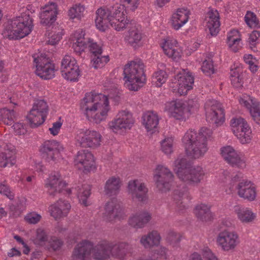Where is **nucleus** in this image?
<instances>
[{
  "instance_id": "obj_41",
  "label": "nucleus",
  "mask_w": 260,
  "mask_h": 260,
  "mask_svg": "<svg viewBox=\"0 0 260 260\" xmlns=\"http://www.w3.org/2000/svg\"><path fill=\"white\" fill-rule=\"evenodd\" d=\"M227 40L229 47L233 52H237L241 48L240 44L241 39L239 38L237 30L231 31L228 35Z\"/></svg>"
},
{
  "instance_id": "obj_49",
  "label": "nucleus",
  "mask_w": 260,
  "mask_h": 260,
  "mask_svg": "<svg viewBox=\"0 0 260 260\" xmlns=\"http://www.w3.org/2000/svg\"><path fill=\"white\" fill-rule=\"evenodd\" d=\"M84 8L80 5H75L68 11V15L71 19H80L83 15Z\"/></svg>"
},
{
  "instance_id": "obj_6",
  "label": "nucleus",
  "mask_w": 260,
  "mask_h": 260,
  "mask_svg": "<svg viewBox=\"0 0 260 260\" xmlns=\"http://www.w3.org/2000/svg\"><path fill=\"white\" fill-rule=\"evenodd\" d=\"M48 113V106L44 100L35 101L33 106L26 118L31 127H37L43 124Z\"/></svg>"
},
{
  "instance_id": "obj_1",
  "label": "nucleus",
  "mask_w": 260,
  "mask_h": 260,
  "mask_svg": "<svg viewBox=\"0 0 260 260\" xmlns=\"http://www.w3.org/2000/svg\"><path fill=\"white\" fill-rule=\"evenodd\" d=\"M125 13L124 6L119 4L109 8H100L96 11L95 25L102 31H105L109 25L120 31L129 23Z\"/></svg>"
},
{
  "instance_id": "obj_23",
  "label": "nucleus",
  "mask_w": 260,
  "mask_h": 260,
  "mask_svg": "<svg viewBox=\"0 0 260 260\" xmlns=\"http://www.w3.org/2000/svg\"><path fill=\"white\" fill-rule=\"evenodd\" d=\"M66 186V182L62 181L60 176L58 175L50 176L45 185L48 188V193L52 197L56 196L57 194L62 192Z\"/></svg>"
},
{
  "instance_id": "obj_3",
  "label": "nucleus",
  "mask_w": 260,
  "mask_h": 260,
  "mask_svg": "<svg viewBox=\"0 0 260 260\" xmlns=\"http://www.w3.org/2000/svg\"><path fill=\"white\" fill-rule=\"evenodd\" d=\"M212 134V131L206 127H202L199 132L192 128L187 131L182 139L187 156L194 159L203 157L208 150L207 141Z\"/></svg>"
},
{
  "instance_id": "obj_16",
  "label": "nucleus",
  "mask_w": 260,
  "mask_h": 260,
  "mask_svg": "<svg viewBox=\"0 0 260 260\" xmlns=\"http://www.w3.org/2000/svg\"><path fill=\"white\" fill-rule=\"evenodd\" d=\"M177 81L172 86L174 93L179 95L186 94L187 91L192 89L194 83V78L189 74H177L175 77Z\"/></svg>"
},
{
  "instance_id": "obj_10",
  "label": "nucleus",
  "mask_w": 260,
  "mask_h": 260,
  "mask_svg": "<svg viewBox=\"0 0 260 260\" xmlns=\"http://www.w3.org/2000/svg\"><path fill=\"white\" fill-rule=\"evenodd\" d=\"M204 109L208 121L217 126L223 123L224 121V112L219 102L214 100H209L205 103Z\"/></svg>"
},
{
  "instance_id": "obj_48",
  "label": "nucleus",
  "mask_w": 260,
  "mask_h": 260,
  "mask_svg": "<svg viewBox=\"0 0 260 260\" xmlns=\"http://www.w3.org/2000/svg\"><path fill=\"white\" fill-rule=\"evenodd\" d=\"M69 73H66L63 74L62 76L68 80L71 81H76L78 80V77L80 76V70L79 66L76 63L72 68L69 69Z\"/></svg>"
},
{
  "instance_id": "obj_31",
  "label": "nucleus",
  "mask_w": 260,
  "mask_h": 260,
  "mask_svg": "<svg viewBox=\"0 0 260 260\" xmlns=\"http://www.w3.org/2000/svg\"><path fill=\"white\" fill-rule=\"evenodd\" d=\"M72 190H75L77 191V194L80 202L84 206H87V199L90 194V186L89 184H84L72 189L66 190V191L68 194H70Z\"/></svg>"
},
{
  "instance_id": "obj_24",
  "label": "nucleus",
  "mask_w": 260,
  "mask_h": 260,
  "mask_svg": "<svg viewBox=\"0 0 260 260\" xmlns=\"http://www.w3.org/2000/svg\"><path fill=\"white\" fill-rule=\"evenodd\" d=\"M219 14L217 11L211 10L209 11L206 17L207 29L211 36H216L219 31L220 22L219 21Z\"/></svg>"
},
{
  "instance_id": "obj_50",
  "label": "nucleus",
  "mask_w": 260,
  "mask_h": 260,
  "mask_svg": "<svg viewBox=\"0 0 260 260\" xmlns=\"http://www.w3.org/2000/svg\"><path fill=\"white\" fill-rule=\"evenodd\" d=\"M245 21L251 28H258L260 26L259 21L256 15L253 12H247L245 16Z\"/></svg>"
},
{
  "instance_id": "obj_13",
  "label": "nucleus",
  "mask_w": 260,
  "mask_h": 260,
  "mask_svg": "<svg viewBox=\"0 0 260 260\" xmlns=\"http://www.w3.org/2000/svg\"><path fill=\"white\" fill-rule=\"evenodd\" d=\"M173 175L167 168L158 166L154 175L157 188L161 191L166 192L170 190L171 182L173 180Z\"/></svg>"
},
{
  "instance_id": "obj_52",
  "label": "nucleus",
  "mask_w": 260,
  "mask_h": 260,
  "mask_svg": "<svg viewBox=\"0 0 260 260\" xmlns=\"http://www.w3.org/2000/svg\"><path fill=\"white\" fill-rule=\"evenodd\" d=\"M202 70L204 73L208 76H210L215 72V70L213 64V61L210 58L206 59L203 62Z\"/></svg>"
},
{
  "instance_id": "obj_22",
  "label": "nucleus",
  "mask_w": 260,
  "mask_h": 260,
  "mask_svg": "<svg viewBox=\"0 0 260 260\" xmlns=\"http://www.w3.org/2000/svg\"><path fill=\"white\" fill-rule=\"evenodd\" d=\"M92 248V243L88 241H83L74 248L72 255V260H87Z\"/></svg>"
},
{
  "instance_id": "obj_35",
  "label": "nucleus",
  "mask_w": 260,
  "mask_h": 260,
  "mask_svg": "<svg viewBox=\"0 0 260 260\" xmlns=\"http://www.w3.org/2000/svg\"><path fill=\"white\" fill-rule=\"evenodd\" d=\"M85 33L82 30H79L75 32L74 38L76 42L73 44L72 48L77 53L80 54L87 48L88 41L84 38Z\"/></svg>"
},
{
  "instance_id": "obj_9",
  "label": "nucleus",
  "mask_w": 260,
  "mask_h": 260,
  "mask_svg": "<svg viewBox=\"0 0 260 260\" xmlns=\"http://www.w3.org/2000/svg\"><path fill=\"white\" fill-rule=\"evenodd\" d=\"M231 126L234 134L242 144L250 142L252 131L245 119L241 117L233 118L231 120Z\"/></svg>"
},
{
  "instance_id": "obj_58",
  "label": "nucleus",
  "mask_w": 260,
  "mask_h": 260,
  "mask_svg": "<svg viewBox=\"0 0 260 260\" xmlns=\"http://www.w3.org/2000/svg\"><path fill=\"white\" fill-rule=\"evenodd\" d=\"M36 234V240L40 244L48 240L49 233L46 230L39 228L37 230Z\"/></svg>"
},
{
  "instance_id": "obj_63",
  "label": "nucleus",
  "mask_w": 260,
  "mask_h": 260,
  "mask_svg": "<svg viewBox=\"0 0 260 260\" xmlns=\"http://www.w3.org/2000/svg\"><path fill=\"white\" fill-rule=\"evenodd\" d=\"M202 255L205 260H219L217 257L208 247L202 250Z\"/></svg>"
},
{
  "instance_id": "obj_44",
  "label": "nucleus",
  "mask_w": 260,
  "mask_h": 260,
  "mask_svg": "<svg viewBox=\"0 0 260 260\" xmlns=\"http://www.w3.org/2000/svg\"><path fill=\"white\" fill-rule=\"evenodd\" d=\"M142 39V34L140 30L136 27H132L129 30V35L127 40L128 43L134 47L137 45Z\"/></svg>"
},
{
  "instance_id": "obj_32",
  "label": "nucleus",
  "mask_w": 260,
  "mask_h": 260,
  "mask_svg": "<svg viewBox=\"0 0 260 260\" xmlns=\"http://www.w3.org/2000/svg\"><path fill=\"white\" fill-rule=\"evenodd\" d=\"M160 237L157 231H153L142 237L140 242L145 248H151L157 246L160 242Z\"/></svg>"
},
{
  "instance_id": "obj_27",
  "label": "nucleus",
  "mask_w": 260,
  "mask_h": 260,
  "mask_svg": "<svg viewBox=\"0 0 260 260\" xmlns=\"http://www.w3.org/2000/svg\"><path fill=\"white\" fill-rule=\"evenodd\" d=\"M111 244L104 242L92 246L93 257L96 260H106L110 257Z\"/></svg>"
},
{
  "instance_id": "obj_39",
  "label": "nucleus",
  "mask_w": 260,
  "mask_h": 260,
  "mask_svg": "<svg viewBox=\"0 0 260 260\" xmlns=\"http://www.w3.org/2000/svg\"><path fill=\"white\" fill-rule=\"evenodd\" d=\"M15 154L14 149L5 152H0V167L5 168L7 166H13L16 162Z\"/></svg>"
},
{
  "instance_id": "obj_12",
  "label": "nucleus",
  "mask_w": 260,
  "mask_h": 260,
  "mask_svg": "<svg viewBox=\"0 0 260 260\" xmlns=\"http://www.w3.org/2000/svg\"><path fill=\"white\" fill-rule=\"evenodd\" d=\"M134 122L132 114L128 111L122 110L118 112L108 125L111 130L117 133L120 130L130 129Z\"/></svg>"
},
{
  "instance_id": "obj_42",
  "label": "nucleus",
  "mask_w": 260,
  "mask_h": 260,
  "mask_svg": "<svg viewBox=\"0 0 260 260\" xmlns=\"http://www.w3.org/2000/svg\"><path fill=\"white\" fill-rule=\"evenodd\" d=\"M119 188V179L112 177L106 181L105 186V192L106 194L112 196L113 194H115Z\"/></svg>"
},
{
  "instance_id": "obj_60",
  "label": "nucleus",
  "mask_w": 260,
  "mask_h": 260,
  "mask_svg": "<svg viewBox=\"0 0 260 260\" xmlns=\"http://www.w3.org/2000/svg\"><path fill=\"white\" fill-rule=\"evenodd\" d=\"M234 74L231 75V83L235 88H240L242 86V80L240 78L238 71H234L233 72Z\"/></svg>"
},
{
  "instance_id": "obj_61",
  "label": "nucleus",
  "mask_w": 260,
  "mask_h": 260,
  "mask_svg": "<svg viewBox=\"0 0 260 260\" xmlns=\"http://www.w3.org/2000/svg\"><path fill=\"white\" fill-rule=\"evenodd\" d=\"M0 193H3L10 200L14 199V193L10 191L9 187L5 182L0 184Z\"/></svg>"
},
{
  "instance_id": "obj_33",
  "label": "nucleus",
  "mask_w": 260,
  "mask_h": 260,
  "mask_svg": "<svg viewBox=\"0 0 260 260\" xmlns=\"http://www.w3.org/2000/svg\"><path fill=\"white\" fill-rule=\"evenodd\" d=\"M143 124L148 131H153L157 128L159 122L157 114L153 111H147L142 117Z\"/></svg>"
},
{
  "instance_id": "obj_28",
  "label": "nucleus",
  "mask_w": 260,
  "mask_h": 260,
  "mask_svg": "<svg viewBox=\"0 0 260 260\" xmlns=\"http://www.w3.org/2000/svg\"><path fill=\"white\" fill-rule=\"evenodd\" d=\"M189 18V11L184 8H179L176 13H174L172 17V26L175 30H178Z\"/></svg>"
},
{
  "instance_id": "obj_21",
  "label": "nucleus",
  "mask_w": 260,
  "mask_h": 260,
  "mask_svg": "<svg viewBox=\"0 0 260 260\" xmlns=\"http://www.w3.org/2000/svg\"><path fill=\"white\" fill-rule=\"evenodd\" d=\"M239 196L248 201H253L256 197V192L254 184L249 181H240L236 187Z\"/></svg>"
},
{
  "instance_id": "obj_18",
  "label": "nucleus",
  "mask_w": 260,
  "mask_h": 260,
  "mask_svg": "<svg viewBox=\"0 0 260 260\" xmlns=\"http://www.w3.org/2000/svg\"><path fill=\"white\" fill-rule=\"evenodd\" d=\"M221 154L223 159L233 167L243 169L246 166L245 160L230 146L222 148Z\"/></svg>"
},
{
  "instance_id": "obj_56",
  "label": "nucleus",
  "mask_w": 260,
  "mask_h": 260,
  "mask_svg": "<svg viewBox=\"0 0 260 260\" xmlns=\"http://www.w3.org/2000/svg\"><path fill=\"white\" fill-rule=\"evenodd\" d=\"M50 211L51 215L55 219L60 218L67 215L66 214H64L62 210L59 208V207L57 206L55 204L50 206Z\"/></svg>"
},
{
  "instance_id": "obj_37",
  "label": "nucleus",
  "mask_w": 260,
  "mask_h": 260,
  "mask_svg": "<svg viewBox=\"0 0 260 260\" xmlns=\"http://www.w3.org/2000/svg\"><path fill=\"white\" fill-rule=\"evenodd\" d=\"M234 211L239 219L243 222L252 221L255 218L254 214L250 210L239 205L235 206Z\"/></svg>"
},
{
  "instance_id": "obj_45",
  "label": "nucleus",
  "mask_w": 260,
  "mask_h": 260,
  "mask_svg": "<svg viewBox=\"0 0 260 260\" xmlns=\"http://www.w3.org/2000/svg\"><path fill=\"white\" fill-rule=\"evenodd\" d=\"M76 63V60L74 57L69 55H65L62 60L60 67L62 75L66 73H69L68 70H69V69L72 68Z\"/></svg>"
},
{
  "instance_id": "obj_59",
  "label": "nucleus",
  "mask_w": 260,
  "mask_h": 260,
  "mask_svg": "<svg viewBox=\"0 0 260 260\" xmlns=\"http://www.w3.org/2000/svg\"><path fill=\"white\" fill-rule=\"evenodd\" d=\"M87 44V47H88L89 50L91 53H92V55L96 54H102V47L98 45L96 43H93L92 40L89 39Z\"/></svg>"
},
{
  "instance_id": "obj_55",
  "label": "nucleus",
  "mask_w": 260,
  "mask_h": 260,
  "mask_svg": "<svg viewBox=\"0 0 260 260\" xmlns=\"http://www.w3.org/2000/svg\"><path fill=\"white\" fill-rule=\"evenodd\" d=\"M260 37V32L257 30H253L249 36V43L251 49L254 51H257L256 47V44L258 42V39Z\"/></svg>"
},
{
  "instance_id": "obj_15",
  "label": "nucleus",
  "mask_w": 260,
  "mask_h": 260,
  "mask_svg": "<svg viewBox=\"0 0 260 260\" xmlns=\"http://www.w3.org/2000/svg\"><path fill=\"white\" fill-rule=\"evenodd\" d=\"M217 241L224 251L234 250L239 243L238 234L236 232L228 230L220 232L218 236Z\"/></svg>"
},
{
  "instance_id": "obj_47",
  "label": "nucleus",
  "mask_w": 260,
  "mask_h": 260,
  "mask_svg": "<svg viewBox=\"0 0 260 260\" xmlns=\"http://www.w3.org/2000/svg\"><path fill=\"white\" fill-rule=\"evenodd\" d=\"M167 78V73L161 70L153 74L152 77V81L156 84V86L160 87L163 83L166 82Z\"/></svg>"
},
{
  "instance_id": "obj_43",
  "label": "nucleus",
  "mask_w": 260,
  "mask_h": 260,
  "mask_svg": "<svg viewBox=\"0 0 260 260\" xmlns=\"http://www.w3.org/2000/svg\"><path fill=\"white\" fill-rule=\"evenodd\" d=\"M15 118V112L13 110L3 108L0 110V121L5 124L11 125Z\"/></svg>"
},
{
  "instance_id": "obj_54",
  "label": "nucleus",
  "mask_w": 260,
  "mask_h": 260,
  "mask_svg": "<svg viewBox=\"0 0 260 260\" xmlns=\"http://www.w3.org/2000/svg\"><path fill=\"white\" fill-rule=\"evenodd\" d=\"M173 143L172 138L165 139L161 143L162 151L166 154H170L173 151Z\"/></svg>"
},
{
  "instance_id": "obj_51",
  "label": "nucleus",
  "mask_w": 260,
  "mask_h": 260,
  "mask_svg": "<svg viewBox=\"0 0 260 260\" xmlns=\"http://www.w3.org/2000/svg\"><path fill=\"white\" fill-rule=\"evenodd\" d=\"M252 104V107L250 109V114L253 120L258 124H260V104L258 102L251 101Z\"/></svg>"
},
{
  "instance_id": "obj_11",
  "label": "nucleus",
  "mask_w": 260,
  "mask_h": 260,
  "mask_svg": "<svg viewBox=\"0 0 260 260\" xmlns=\"http://www.w3.org/2000/svg\"><path fill=\"white\" fill-rule=\"evenodd\" d=\"M101 134L95 131L80 129L75 137L77 143L82 147L95 148L100 145Z\"/></svg>"
},
{
  "instance_id": "obj_8",
  "label": "nucleus",
  "mask_w": 260,
  "mask_h": 260,
  "mask_svg": "<svg viewBox=\"0 0 260 260\" xmlns=\"http://www.w3.org/2000/svg\"><path fill=\"white\" fill-rule=\"evenodd\" d=\"M34 66L36 67L35 73L42 79L49 80L55 75V67L49 57L45 54H41L36 57L33 55Z\"/></svg>"
},
{
  "instance_id": "obj_34",
  "label": "nucleus",
  "mask_w": 260,
  "mask_h": 260,
  "mask_svg": "<svg viewBox=\"0 0 260 260\" xmlns=\"http://www.w3.org/2000/svg\"><path fill=\"white\" fill-rule=\"evenodd\" d=\"M173 199L178 205H182L183 208H186L191 198L188 189L186 187H183L181 189H176L174 191Z\"/></svg>"
},
{
  "instance_id": "obj_2",
  "label": "nucleus",
  "mask_w": 260,
  "mask_h": 260,
  "mask_svg": "<svg viewBox=\"0 0 260 260\" xmlns=\"http://www.w3.org/2000/svg\"><path fill=\"white\" fill-rule=\"evenodd\" d=\"M36 11L35 8L28 5L20 16L13 18L4 24L3 35L10 40L22 38L29 35L34 27L33 19L30 16Z\"/></svg>"
},
{
  "instance_id": "obj_64",
  "label": "nucleus",
  "mask_w": 260,
  "mask_h": 260,
  "mask_svg": "<svg viewBox=\"0 0 260 260\" xmlns=\"http://www.w3.org/2000/svg\"><path fill=\"white\" fill-rule=\"evenodd\" d=\"M41 218V216L40 215L34 212L27 214L25 217L27 222L32 224L38 223L40 220Z\"/></svg>"
},
{
  "instance_id": "obj_29",
  "label": "nucleus",
  "mask_w": 260,
  "mask_h": 260,
  "mask_svg": "<svg viewBox=\"0 0 260 260\" xmlns=\"http://www.w3.org/2000/svg\"><path fill=\"white\" fill-rule=\"evenodd\" d=\"M165 109L170 112L172 116L177 119H181L184 118V104L179 100L167 103Z\"/></svg>"
},
{
  "instance_id": "obj_40",
  "label": "nucleus",
  "mask_w": 260,
  "mask_h": 260,
  "mask_svg": "<svg viewBox=\"0 0 260 260\" xmlns=\"http://www.w3.org/2000/svg\"><path fill=\"white\" fill-rule=\"evenodd\" d=\"M128 245L124 243H121L118 245H112L110 250V254L113 257L120 260H123L128 250Z\"/></svg>"
},
{
  "instance_id": "obj_57",
  "label": "nucleus",
  "mask_w": 260,
  "mask_h": 260,
  "mask_svg": "<svg viewBox=\"0 0 260 260\" xmlns=\"http://www.w3.org/2000/svg\"><path fill=\"white\" fill-rule=\"evenodd\" d=\"M181 236L180 234L177 233L174 231H170L168 233L167 239L173 246L180 242Z\"/></svg>"
},
{
  "instance_id": "obj_62",
  "label": "nucleus",
  "mask_w": 260,
  "mask_h": 260,
  "mask_svg": "<svg viewBox=\"0 0 260 260\" xmlns=\"http://www.w3.org/2000/svg\"><path fill=\"white\" fill-rule=\"evenodd\" d=\"M187 105L188 110L190 113H194L197 111L200 107V104L196 99L188 100Z\"/></svg>"
},
{
  "instance_id": "obj_36",
  "label": "nucleus",
  "mask_w": 260,
  "mask_h": 260,
  "mask_svg": "<svg viewBox=\"0 0 260 260\" xmlns=\"http://www.w3.org/2000/svg\"><path fill=\"white\" fill-rule=\"evenodd\" d=\"M194 212L197 217L202 221H208L213 219L210 207L206 204H201L196 206Z\"/></svg>"
},
{
  "instance_id": "obj_14",
  "label": "nucleus",
  "mask_w": 260,
  "mask_h": 260,
  "mask_svg": "<svg viewBox=\"0 0 260 260\" xmlns=\"http://www.w3.org/2000/svg\"><path fill=\"white\" fill-rule=\"evenodd\" d=\"M63 148L59 143L55 140L45 141L40 147L41 155L47 161H55L59 156V152Z\"/></svg>"
},
{
  "instance_id": "obj_4",
  "label": "nucleus",
  "mask_w": 260,
  "mask_h": 260,
  "mask_svg": "<svg viewBox=\"0 0 260 260\" xmlns=\"http://www.w3.org/2000/svg\"><path fill=\"white\" fill-rule=\"evenodd\" d=\"M174 171L178 178L188 184H197L202 180L205 172L200 166L192 168L185 158H178L174 161Z\"/></svg>"
},
{
  "instance_id": "obj_25",
  "label": "nucleus",
  "mask_w": 260,
  "mask_h": 260,
  "mask_svg": "<svg viewBox=\"0 0 260 260\" xmlns=\"http://www.w3.org/2000/svg\"><path fill=\"white\" fill-rule=\"evenodd\" d=\"M177 42L176 40L167 38L160 44L165 54L173 59H179L181 55L180 52L176 49Z\"/></svg>"
},
{
  "instance_id": "obj_38",
  "label": "nucleus",
  "mask_w": 260,
  "mask_h": 260,
  "mask_svg": "<svg viewBox=\"0 0 260 260\" xmlns=\"http://www.w3.org/2000/svg\"><path fill=\"white\" fill-rule=\"evenodd\" d=\"M109 110V103H108L103 106L101 109H99V110L95 112H92L91 115L86 116V117L91 122L99 123L106 119L107 112Z\"/></svg>"
},
{
  "instance_id": "obj_53",
  "label": "nucleus",
  "mask_w": 260,
  "mask_h": 260,
  "mask_svg": "<svg viewBox=\"0 0 260 260\" xmlns=\"http://www.w3.org/2000/svg\"><path fill=\"white\" fill-rule=\"evenodd\" d=\"M63 241L56 237H51L48 241V248L49 250L56 251L59 250L63 245Z\"/></svg>"
},
{
  "instance_id": "obj_46",
  "label": "nucleus",
  "mask_w": 260,
  "mask_h": 260,
  "mask_svg": "<svg viewBox=\"0 0 260 260\" xmlns=\"http://www.w3.org/2000/svg\"><path fill=\"white\" fill-rule=\"evenodd\" d=\"M102 54L92 55L91 63L94 69L101 68L109 60L108 56H102Z\"/></svg>"
},
{
  "instance_id": "obj_5",
  "label": "nucleus",
  "mask_w": 260,
  "mask_h": 260,
  "mask_svg": "<svg viewBox=\"0 0 260 260\" xmlns=\"http://www.w3.org/2000/svg\"><path fill=\"white\" fill-rule=\"evenodd\" d=\"M144 65L142 60L136 59L125 65L123 70L125 85L130 90L137 91L145 83L146 78Z\"/></svg>"
},
{
  "instance_id": "obj_7",
  "label": "nucleus",
  "mask_w": 260,
  "mask_h": 260,
  "mask_svg": "<svg viewBox=\"0 0 260 260\" xmlns=\"http://www.w3.org/2000/svg\"><path fill=\"white\" fill-rule=\"evenodd\" d=\"M108 103V99L105 95L91 92L86 93L81 102L80 107L85 111L86 116H90L92 112H95L101 109L103 106Z\"/></svg>"
},
{
  "instance_id": "obj_19",
  "label": "nucleus",
  "mask_w": 260,
  "mask_h": 260,
  "mask_svg": "<svg viewBox=\"0 0 260 260\" xmlns=\"http://www.w3.org/2000/svg\"><path fill=\"white\" fill-rule=\"evenodd\" d=\"M57 6L54 3L45 5L40 14L41 23L44 25L50 26L56 19Z\"/></svg>"
},
{
  "instance_id": "obj_26",
  "label": "nucleus",
  "mask_w": 260,
  "mask_h": 260,
  "mask_svg": "<svg viewBox=\"0 0 260 260\" xmlns=\"http://www.w3.org/2000/svg\"><path fill=\"white\" fill-rule=\"evenodd\" d=\"M121 212V208L119 204L116 201L112 200L108 202L105 207L104 217L109 221H112L118 217Z\"/></svg>"
},
{
  "instance_id": "obj_30",
  "label": "nucleus",
  "mask_w": 260,
  "mask_h": 260,
  "mask_svg": "<svg viewBox=\"0 0 260 260\" xmlns=\"http://www.w3.org/2000/svg\"><path fill=\"white\" fill-rule=\"evenodd\" d=\"M151 219L150 213L147 212L137 213L129 219V225L134 228L139 229L143 228Z\"/></svg>"
},
{
  "instance_id": "obj_20",
  "label": "nucleus",
  "mask_w": 260,
  "mask_h": 260,
  "mask_svg": "<svg viewBox=\"0 0 260 260\" xmlns=\"http://www.w3.org/2000/svg\"><path fill=\"white\" fill-rule=\"evenodd\" d=\"M75 164L79 169L89 172L94 165L93 156L88 150L79 151L75 160Z\"/></svg>"
},
{
  "instance_id": "obj_17",
  "label": "nucleus",
  "mask_w": 260,
  "mask_h": 260,
  "mask_svg": "<svg viewBox=\"0 0 260 260\" xmlns=\"http://www.w3.org/2000/svg\"><path fill=\"white\" fill-rule=\"evenodd\" d=\"M128 190L133 199H136L141 202L147 200L148 189L144 183L138 180L129 181Z\"/></svg>"
}]
</instances>
